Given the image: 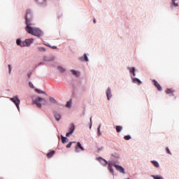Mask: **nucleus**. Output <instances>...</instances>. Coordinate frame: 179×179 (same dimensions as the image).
<instances>
[{"label": "nucleus", "instance_id": "obj_1", "mask_svg": "<svg viewBox=\"0 0 179 179\" xmlns=\"http://www.w3.org/2000/svg\"><path fill=\"white\" fill-rule=\"evenodd\" d=\"M32 19L33 13L31 12V10H27V14L25 15V23L27 24V27L25 28V30L27 32H28V34L40 38L41 36H43V31L40 30V29L38 28L31 27V21L32 20Z\"/></svg>", "mask_w": 179, "mask_h": 179}, {"label": "nucleus", "instance_id": "obj_2", "mask_svg": "<svg viewBox=\"0 0 179 179\" xmlns=\"http://www.w3.org/2000/svg\"><path fill=\"white\" fill-rule=\"evenodd\" d=\"M34 103L36 104V106L39 108H41L42 105H46L47 101L45 98L38 97L35 101H33ZM42 103V105H41Z\"/></svg>", "mask_w": 179, "mask_h": 179}, {"label": "nucleus", "instance_id": "obj_3", "mask_svg": "<svg viewBox=\"0 0 179 179\" xmlns=\"http://www.w3.org/2000/svg\"><path fill=\"white\" fill-rule=\"evenodd\" d=\"M10 100L13 101V103H15V106H17V108H18V110H20V101L19 99V98L17 97V96H15L13 98H10Z\"/></svg>", "mask_w": 179, "mask_h": 179}, {"label": "nucleus", "instance_id": "obj_4", "mask_svg": "<svg viewBox=\"0 0 179 179\" xmlns=\"http://www.w3.org/2000/svg\"><path fill=\"white\" fill-rule=\"evenodd\" d=\"M69 131L66 133V137H70L72 134H73L75 131V124H70V128L69 129Z\"/></svg>", "mask_w": 179, "mask_h": 179}, {"label": "nucleus", "instance_id": "obj_5", "mask_svg": "<svg viewBox=\"0 0 179 179\" xmlns=\"http://www.w3.org/2000/svg\"><path fill=\"white\" fill-rule=\"evenodd\" d=\"M152 82L154 84V85L155 86V87H157L159 91L162 90V87L161 85L159 84V83L157 80H152Z\"/></svg>", "mask_w": 179, "mask_h": 179}, {"label": "nucleus", "instance_id": "obj_6", "mask_svg": "<svg viewBox=\"0 0 179 179\" xmlns=\"http://www.w3.org/2000/svg\"><path fill=\"white\" fill-rule=\"evenodd\" d=\"M115 167L116 170H117V171H120L121 173H125L124 169L122 168V166H121L120 165L115 164Z\"/></svg>", "mask_w": 179, "mask_h": 179}, {"label": "nucleus", "instance_id": "obj_7", "mask_svg": "<svg viewBox=\"0 0 179 179\" xmlns=\"http://www.w3.org/2000/svg\"><path fill=\"white\" fill-rule=\"evenodd\" d=\"M53 115L57 122H59V120H61V115L57 111H53Z\"/></svg>", "mask_w": 179, "mask_h": 179}, {"label": "nucleus", "instance_id": "obj_8", "mask_svg": "<svg viewBox=\"0 0 179 179\" xmlns=\"http://www.w3.org/2000/svg\"><path fill=\"white\" fill-rule=\"evenodd\" d=\"M78 148L80 149V150H82V151H84V150H85V149L83 148V147H82L80 142H78V145H77V146L76 147V152H79Z\"/></svg>", "mask_w": 179, "mask_h": 179}, {"label": "nucleus", "instance_id": "obj_9", "mask_svg": "<svg viewBox=\"0 0 179 179\" xmlns=\"http://www.w3.org/2000/svg\"><path fill=\"white\" fill-rule=\"evenodd\" d=\"M27 47H29L34 42V38H27Z\"/></svg>", "mask_w": 179, "mask_h": 179}, {"label": "nucleus", "instance_id": "obj_10", "mask_svg": "<svg viewBox=\"0 0 179 179\" xmlns=\"http://www.w3.org/2000/svg\"><path fill=\"white\" fill-rule=\"evenodd\" d=\"M111 90L110 88H108L107 90H106V96H107V99H110V97H111Z\"/></svg>", "mask_w": 179, "mask_h": 179}, {"label": "nucleus", "instance_id": "obj_11", "mask_svg": "<svg viewBox=\"0 0 179 179\" xmlns=\"http://www.w3.org/2000/svg\"><path fill=\"white\" fill-rule=\"evenodd\" d=\"M132 80L134 83H138L139 85L142 83V82L140 80H138V78H136V77H134V78H132Z\"/></svg>", "mask_w": 179, "mask_h": 179}, {"label": "nucleus", "instance_id": "obj_12", "mask_svg": "<svg viewBox=\"0 0 179 179\" xmlns=\"http://www.w3.org/2000/svg\"><path fill=\"white\" fill-rule=\"evenodd\" d=\"M71 72L73 73V75H75L76 76H79L80 71H75L74 69H71Z\"/></svg>", "mask_w": 179, "mask_h": 179}, {"label": "nucleus", "instance_id": "obj_13", "mask_svg": "<svg viewBox=\"0 0 179 179\" xmlns=\"http://www.w3.org/2000/svg\"><path fill=\"white\" fill-rule=\"evenodd\" d=\"M129 70L133 73L134 76H136L135 67H129Z\"/></svg>", "mask_w": 179, "mask_h": 179}, {"label": "nucleus", "instance_id": "obj_14", "mask_svg": "<svg viewBox=\"0 0 179 179\" xmlns=\"http://www.w3.org/2000/svg\"><path fill=\"white\" fill-rule=\"evenodd\" d=\"M166 93L171 94L172 96H173L174 90L168 88V90H166Z\"/></svg>", "mask_w": 179, "mask_h": 179}, {"label": "nucleus", "instance_id": "obj_15", "mask_svg": "<svg viewBox=\"0 0 179 179\" xmlns=\"http://www.w3.org/2000/svg\"><path fill=\"white\" fill-rule=\"evenodd\" d=\"M40 5H45L46 3V0H36Z\"/></svg>", "mask_w": 179, "mask_h": 179}, {"label": "nucleus", "instance_id": "obj_16", "mask_svg": "<svg viewBox=\"0 0 179 179\" xmlns=\"http://www.w3.org/2000/svg\"><path fill=\"white\" fill-rule=\"evenodd\" d=\"M115 129L117 132H121L122 130V126H116Z\"/></svg>", "mask_w": 179, "mask_h": 179}, {"label": "nucleus", "instance_id": "obj_17", "mask_svg": "<svg viewBox=\"0 0 179 179\" xmlns=\"http://www.w3.org/2000/svg\"><path fill=\"white\" fill-rule=\"evenodd\" d=\"M151 162L152 163V164L156 167V168H159V164L157 162V161H151Z\"/></svg>", "mask_w": 179, "mask_h": 179}, {"label": "nucleus", "instance_id": "obj_18", "mask_svg": "<svg viewBox=\"0 0 179 179\" xmlns=\"http://www.w3.org/2000/svg\"><path fill=\"white\" fill-rule=\"evenodd\" d=\"M55 153V151H51L50 152L48 153L47 154L48 158H51V157H52V155H54Z\"/></svg>", "mask_w": 179, "mask_h": 179}, {"label": "nucleus", "instance_id": "obj_19", "mask_svg": "<svg viewBox=\"0 0 179 179\" xmlns=\"http://www.w3.org/2000/svg\"><path fill=\"white\" fill-rule=\"evenodd\" d=\"M108 170L110 172V173H113V169L111 164L108 165Z\"/></svg>", "mask_w": 179, "mask_h": 179}, {"label": "nucleus", "instance_id": "obj_20", "mask_svg": "<svg viewBox=\"0 0 179 179\" xmlns=\"http://www.w3.org/2000/svg\"><path fill=\"white\" fill-rule=\"evenodd\" d=\"M21 47H27V40L23 41L21 43Z\"/></svg>", "mask_w": 179, "mask_h": 179}, {"label": "nucleus", "instance_id": "obj_21", "mask_svg": "<svg viewBox=\"0 0 179 179\" xmlns=\"http://www.w3.org/2000/svg\"><path fill=\"white\" fill-rule=\"evenodd\" d=\"M35 90L38 94H46V92H43V90H37V88Z\"/></svg>", "mask_w": 179, "mask_h": 179}, {"label": "nucleus", "instance_id": "obj_22", "mask_svg": "<svg viewBox=\"0 0 179 179\" xmlns=\"http://www.w3.org/2000/svg\"><path fill=\"white\" fill-rule=\"evenodd\" d=\"M62 137V142L63 143H65V142H66L67 138L66 137H64L63 136H61Z\"/></svg>", "mask_w": 179, "mask_h": 179}, {"label": "nucleus", "instance_id": "obj_23", "mask_svg": "<svg viewBox=\"0 0 179 179\" xmlns=\"http://www.w3.org/2000/svg\"><path fill=\"white\" fill-rule=\"evenodd\" d=\"M152 178H154V179H163L162 176H152Z\"/></svg>", "mask_w": 179, "mask_h": 179}, {"label": "nucleus", "instance_id": "obj_24", "mask_svg": "<svg viewBox=\"0 0 179 179\" xmlns=\"http://www.w3.org/2000/svg\"><path fill=\"white\" fill-rule=\"evenodd\" d=\"M50 101L51 103H57V101H55V98H53V97H50Z\"/></svg>", "mask_w": 179, "mask_h": 179}, {"label": "nucleus", "instance_id": "obj_25", "mask_svg": "<svg viewBox=\"0 0 179 179\" xmlns=\"http://www.w3.org/2000/svg\"><path fill=\"white\" fill-rule=\"evenodd\" d=\"M100 129H101V125H99L98 127V136H101L102 135Z\"/></svg>", "mask_w": 179, "mask_h": 179}, {"label": "nucleus", "instance_id": "obj_26", "mask_svg": "<svg viewBox=\"0 0 179 179\" xmlns=\"http://www.w3.org/2000/svg\"><path fill=\"white\" fill-rule=\"evenodd\" d=\"M38 51H41V52H45L46 50L45 48H42V47L38 48Z\"/></svg>", "mask_w": 179, "mask_h": 179}, {"label": "nucleus", "instance_id": "obj_27", "mask_svg": "<svg viewBox=\"0 0 179 179\" xmlns=\"http://www.w3.org/2000/svg\"><path fill=\"white\" fill-rule=\"evenodd\" d=\"M84 60L86 61V62L89 61L87 54H84Z\"/></svg>", "mask_w": 179, "mask_h": 179}, {"label": "nucleus", "instance_id": "obj_28", "mask_svg": "<svg viewBox=\"0 0 179 179\" xmlns=\"http://www.w3.org/2000/svg\"><path fill=\"white\" fill-rule=\"evenodd\" d=\"M17 45H20L22 47V41L18 38L17 40Z\"/></svg>", "mask_w": 179, "mask_h": 179}, {"label": "nucleus", "instance_id": "obj_29", "mask_svg": "<svg viewBox=\"0 0 179 179\" xmlns=\"http://www.w3.org/2000/svg\"><path fill=\"white\" fill-rule=\"evenodd\" d=\"M66 106V107H71V101H67Z\"/></svg>", "mask_w": 179, "mask_h": 179}, {"label": "nucleus", "instance_id": "obj_30", "mask_svg": "<svg viewBox=\"0 0 179 179\" xmlns=\"http://www.w3.org/2000/svg\"><path fill=\"white\" fill-rule=\"evenodd\" d=\"M58 70H59L60 72H64V71H65V69H63V67H61V66H59V67H58Z\"/></svg>", "mask_w": 179, "mask_h": 179}, {"label": "nucleus", "instance_id": "obj_31", "mask_svg": "<svg viewBox=\"0 0 179 179\" xmlns=\"http://www.w3.org/2000/svg\"><path fill=\"white\" fill-rule=\"evenodd\" d=\"M124 140H130L131 136H124Z\"/></svg>", "mask_w": 179, "mask_h": 179}, {"label": "nucleus", "instance_id": "obj_32", "mask_svg": "<svg viewBox=\"0 0 179 179\" xmlns=\"http://www.w3.org/2000/svg\"><path fill=\"white\" fill-rule=\"evenodd\" d=\"M172 2H173V5H174L176 7H178V3H177L176 2V0H172Z\"/></svg>", "mask_w": 179, "mask_h": 179}, {"label": "nucleus", "instance_id": "obj_33", "mask_svg": "<svg viewBox=\"0 0 179 179\" xmlns=\"http://www.w3.org/2000/svg\"><path fill=\"white\" fill-rule=\"evenodd\" d=\"M12 71V67L10 64H8V72H9V74H10V72Z\"/></svg>", "mask_w": 179, "mask_h": 179}, {"label": "nucleus", "instance_id": "obj_34", "mask_svg": "<svg viewBox=\"0 0 179 179\" xmlns=\"http://www.w3.org/2000/svg\"><path fill=\"white\" fill-rule=\"evenodd\" d=\"M73 142H70L69 143L66 144V148H71Z\"/></svg>", "mask_w": 179, "mask_h": 179}, {"label": "nucleus", "instance_id": "obj_35", "mask_svg": "<svg viewBox=\"0 0 179 179\" xmlns=\"http://www.w3.org/2000/svg\"><path fill=\"white\" fill-rule=\"evenodd\" d=\"M98 160H100V161H105V162L107 163V161H106V159H103V157H99V158H98Z\"/></svg>", "mask_w": 179, "mask_h": 179}, {"label": "nucleus", "instance_id": "obj_36", "mask_svg": "<svg viewBox=\"0 0 179 179\" xmlns=\"http://www.w3.org/2000/svg\"><path fill=\"white\" fill-rule=\"evenodd\" d=\"M166 152L169 153V155H171V152L170 150L169 149V148H166Z\"/></svg>", "mask_w": 179, "mask_h": 179}, {"label": "nucleus", "instance_id": "obj_37", "mask_svg": "<svg viewBox=\"0 0 179 179\" xmlns=\"http://www.w3.org/2000/svg\"><path fill=\"white\" fill-rule=\"evenodd\" d=\"M29 85L30 86L31 88H34V85L32 83L29 82Z\"/></svg>", "mask_w": 179, "mask_h": 179}, {"label": "nucleus", "instance_id": "obj_38", "mask_svg": "<svg viewBox=\"0 0 179 179\" xmlns=\"http://www.w3.org/2000/svg\"><path fill=\"white\" fill-rule=\"evenodd\" d=\"M52 49H57V46L55 45H53V46H51Z\"/></svg>", "mask_w": 179, "mask_h": 179}, {"label": "nucleus", "instance_id": "obj_39", "mask_svg": "<svg viewBox=\"0 0 179 179\" xmlns=\"http://www.w3.org/2000/svg\"><path fill=\"white\" fill-rule=\"evenodd\" d=\"M28 78H30V76H31V72H29V73H28Z\"/></svg>", "mask_w": 179, "mask_h": 179}, {"label": "nucleus", "instance_id": "obj_40", "mask_svg": "<svg viewBox=\"0 0 179 179\" xmlns=\"http://www.w3.org/2000/svg\"><path fill=\"white\" fill-rule=\"evenodd\" d=\"M94 23H96V19H94Z\"/></svg>", "mask_w": 179, "mask_h": 179}, {"label": "nucleus", "instance_id": "obj_41", "mask_svg": "<svg viewBox=\"0 0 179 179\" xmlns=\"http://www.w3.org/2000/svg\"><path fill=\"white\" fill-rule=\"evenodd\" d=\"M80 59L84 60L83 57H81Z\"/></svg>", "mask_w": 179, "mask_h": 179}, {"label": "nucleus", "instance_id": "obj_42", "mask_svg": "<svg viewBox=\"0 0 179 179\" xmlns=\"http://www.w3.org/2000/svg\"><path fill=\"white\" fill-rule=\"evenodd\" d=\"M90 122H92V118H90Z\"/></svg>", "mask_w": 179, "mask_h": 179}, {"label": "nucleus", "instance_id": "obj_43", "mask_svg": "<svg viewBox=\"0 0 179 179\" xmlns=\"http://www.w3.org/2000/svg\"><path fill=\"white\" fill-rule=\"evenodd\" d=\"M127 179H130V178H127Z\"/></svg>", "mask_w": 179, "mask_h": 179}]
</instances>
